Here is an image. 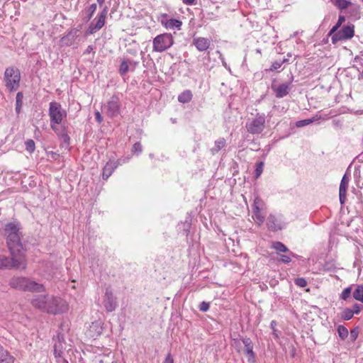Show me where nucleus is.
I'll return each mask as SVG.
<instances>
[{
  "mask_svg": "<svg viewBox=\"0 0 363 363\" xmlns=\"http://www.w3.org/2000/svg\"><path fill=\"white\" fill-rule=\"evenodd\" d=\"M30 303L35 308L54 315L68 310V304L65 300L51 294L35 295L31 298Z\"/></svg>",
  "mask_w": 363,
  "mask_h": 363,
  "instance_id": "f257e3e1",
  "label": "nucleus"
},
{
  "mask_svg": "<svg viewBox=\"0 0 363 363\" xmlns=\"http://www.w3.org/2000/svg\"><path fill=\"white\" fill-rule=\"evenodd\" d=\"M4 230L7 236V245L11 255H23L21 252L23 249V245L21 242L19 223L16 221L9 223L5 225Z\"/></svg>",
  "mask_w": 363,
  "mask_h": 363,
  "instance_id": "f03ea898",
  "label": "nucleus"
},
{
  "mask_svg": "<svg viewBox=\"0 0 363 363\" xmlns=\"http://www.w3.org/2000/svg\"><path fill=\"white\" fill-rule=\"evenodd\" d=\"M9 286L24 292L40 293L45 291L43 284L26 277H12L9 281Z\"/></svg>",
  "mask_w": 363,
  "mask_h": 363,
  "instance_id": "7ed1b4c3",
  "label": "nucleus"
},
{
  "mask_svg": "<svg viewBox=\"0 0 363 363\" xmlns=\"http://www.w3.org/2000/svg\"><path fill=\"white\" fill-rule=\"evenodd\" d=\"M48 115L50 121V128L55 132L58 128L57 125H60L67 118V111L62 108L61 104L57 102L52 101L49 104Z\"/></svg>",
  "mask_w": 363,
  "mask_h": 363,
  "instance_id": "20e7f679",
  "label": "nucleus"
},
{
  "mask_svg": "<svg viewBox=\"0 0 363 363\" xmlns=\"http://www.w3.org/2000/svg\"><path fill=\"white\" fill-rule=\"evenodd\" d=\"M266 128V116L263 113H257L255 116L249 118L245 123L247 131L252 135L261 134Z\"/></svg>",
  "mask_w": 363,
  "mask_h": 363,
  "instance_id": "39448f33",
  "label": "nucleus"
},
{
  "mask_svg": "<svg viewBox=\"0 0 363 363\" xmlns=\"http://www.w3.org/2000/svg\"><path fill=\"white\" fill-rule=\"evenodd\" d=\"M174 44V38L171 33H164L157 35L152 40V50L156 52H162Z\"/></svg>",
  "mask_w": 363,
  "mask_h": 363,
  "instance_id": "423d86ee",
  "label": "nucleus"
},
{
  "mask_svg": "<svg viewBox=\"0 0 363 363\" xmlns=\"http://www.w3.org/2000/svg\"><path fill=\"white\" fill-rule=\"evenodd\" d=\"M252 218L255 223L260 226L263 224L266 217V205L264 202L259 198L256 197L251 206Z\"/></svg>",
  "mask_w": 363,
  "mask_h": 363,
  "instance_id": "0eeeda50",
  "label": "nucleus"
},
{
  "mask_svg": "<svg viewBox=\"0 0 363 363\" xmlns=\"http://www.w3.org/2000/svg\"><path fill=\"white\" fill-rule=\"evenodd\" d=\"M26 267L24 255L12 256L10 259L8 257L0 255V268L15 267L17 269H25Z\"/></svg>",
  "mask_w": 363,
  "mask_h": 363,
  "instance_id": "6e6552de",
  "label": "nucleus"
},
{
  "mask_svg": "<svg viewBox=\"0 0 363 363\" xmlns=\"http://www.w3.org/2000/svg\"><path fill=\"white\" fill-rule=\"evenodd\" d=\"M6 86L10 91L16 90L19 86L20 72L17 69L8 67L4 74Z\"/></svg>",
  "mask_w": 363,
  "mask_h": 363,
  "instance_id": "1a4fd4ad",
  "label": "nucleus"
},
{
  "mask_svg": "<svg viewBox=\"0 0 363 363\" xmlns=\"http://www.w3.org/2000/svg\"><path fill=\"white\" fill-rule=\"evenodd\" d=\"M121 101L118 96H112L109 100L104 104L103 108L104 113L110 118L118 116L121 113Z\"/></svg>",
  "mask_w": 363,
  "mask_h": 363,
  "instance_id": "9d476101",
  "label": "nucleus"
},
{
  "mask_svg": "<svg viewBox=\"0 0 363 363\" xmlns=\"http://www.w3.org/2000/svg\"><path fill=\"white\" fill-rule=\"evenodd\" d=\"M354 34V26L353 25L345 26L342 28L335 32L332 35L331 40L333 44L338 41L351 39Z\"/></svg>",
  "mask_w": 363,
  "mask_h": 363,
  "instance_id": "9b49d317",
  "label": "nucleus"
},
{
  "mask_svg": "<svg viewBox=\"0 0 363 363\" xmlns=\"http://www.w3.org/2000/svg\"><path fill=\"white\" fill-rule=\"evenodd\" d=\"M107 15V9L104 10L91 22L86 31V35H91L99 30L105 24V19Z\"/></svg>",
  "mask_w": 363,
  "mask_h": 363,
  "instance_id": "f8f14e48",
  "label": "nucleus"
},
{
  "mask_svg": "<svg viewBox=\"0 0 363 363\" xmlns=\"http://www.w3.org/2000/svg\"><path fill=\"white\" fill-rule=\"evenodd\" d=\"M268 229L272 232L282 230L286 226L281 215L269 214L267 218Z\"/></svg>",
  "mask_w": 363,
  "mask_h": 363,
  "instance_id": "ddd939ff",
  "label": "nucleus"
},
{
  "mask_svg": "<svg viewBox=\"0 0 363 363\" xmlns=\"http://www.w3.org/2000/svg\"><path fill=\"white\" fill-rule=\"evenodd\" d=\"M161 24L168 30L177 29L179 30L182 26V22L180 20L175 18H168L167 13H163L160 17Z\"/></svg>",
  "mask_w": 363,
  "mask_h": 363,
  "instance_id": "4468645a",
  "label": "nucleus"
},
{
  "mask_svg": "<svg viewBox=\"0 0 363 363\" xmlns=\"http://www.w3.org/2000/svg\"><path fill=\"white\" fill-rule=\"evenodd\" d=\"M103 304L108 312L115 311L117 306L116 298L113 296V293L108 289L104 295Z\"/></svg>",
  "mask_w": 363,
  "mask_h": 363,
  "instance_id": "2eb2a0df",
  "label": "nucleus"
},
{
  "mask_svg": "<svg viewBox=\"0 0 363 363\" xmlns=\"http://www.w3.org/2000/svg\"><path fill=\"white\" fill-rule=\"evenodd\" d=\"M245 346L244 352L247 357L249 362L254 363L255 359V354L253 352V343L250 338L245 337L242 339Z\"/></svg>",
  "mask_w": 363,
  "mask_h": 363,
  "instance_id": "dca6fc26",
  "label": "nucleus"
},
{
  "mask_svg": "<svg viewBox=\"0 0 363 363\" xmlns=\"http://www.w3.org/2000/svg\"><path fill=\"white\" fill-rule=\"evenodd\" d=\"M211 43V40L207 38L196 37L193 39V44L196 46V49L200 52L207 50Z\"/></svg>",
  "mask_w": 363,
  "mask_h": 363,
  "instance_id": "f3484780",
  "label": "nucleus"
},
{
  "mask_svg": "<svg viewBox=\"0 0 363 363\" xmlns=\"http://www.w3.org/2000/svg\"><path fill=\"white\" fill-rule=\"evenodd\" d=\"M117 168V164L113 160L108 161L103 169L102 177L106 180Z\"/></svg>",
  "mask_w": 363,
  "mask_h": 363,
  "instance_id": "a211bd4d",
  "label": "nucleus"
},
{
  "mask_svg": "<svg viewBox=\"0 0 363 363\" xmlns=\"http://www.w3.org/2000/svg\"><path fill=\"white\" fill-rule=\"evenodd\" d=\"M290 84H281L277 87L272 86V89L275 92L277 98H282L289 94Z\"/></svg>",
  "mask_w": 363,
  "mask_h": 363,
  "instance_id": "6ab92c4d",
  "label": "nucleus"
},
{
  "mask_svg": "<svg viewBox=\"0 0 363 363\" xmlns=\"http://www.w3.org/2000/svg\"><path fill=\"white\" fill-rule=\"evenodd\" d=\"M272 247L277 252H287V253H289V255H292V257H296V255L294 253H293L292 252H291L289 250V248L281 242H279V241L274 242L272 243Z\"/></svg>",
  "mask_w": 363,
  "mask_h": 363,
  "instance_id": "aec40b11",
  "label": "nucleus"
},
{
  "mask_svg": "<svg viewBox=\"0 0 363 363\" xmlns=\"http://www.w3.org/2000/svg\"><path fill=\"white\" fill-rule=\"evenodd\" d=\"M0 362L1 363H13L14 359L12 356L9 355L8 352L0 345Z\"/></svg>",
  "mask_w": 363,
  "mask_h": 363,
  "instance_id": "412c9836",
  "label": "nucleus"
},
{
  "mask_svg": "<svg viewBox=\"0 0 363 363\" xmlns=\"http://www.w3.org/2000/svg\"><path fill=\"white\" fill-rule=\"evenodd\" d=\"M192 92L190 90L187 89L182 92L178 96V101L182 104H186L191 101V100L192 99Z\"/></svg>",
  "mask_w": 363,
  "mask_h": 363,
  "instance_id": "4be33fe9",
  "label": "nucleus"
},
{
  "mask_svg": "<svg viewBox=\"0 0 363 363\" xmlns=\"http://www.w3.org/2000/svg\"><path fill=\"white\" fill-rule=\"evenodd\" d=\"M226 145L225 140L220 138L215 141L214 146L211 149L212 155H215L223 147Z\"/></svg>",
  "mask_w": 363,
  "mask_h": 363,
  "instance_id": "5701e85b",
  "label": "nucleus"
},
{
  "mask_svg": "<svg viewBox=\"0 0 363 363\" xmlns=\"http://www.w3.org/2000/svg\"><path fill=\"white\" fill-rule=\"evenodd\" d=\"M353 298L363 303V285H357L352 293Z\"/></svg>",
  "mask_w": 363,
  "mask_h": 363,
  "instance_id": "b1692460",
  "label": "nucleus"
},
{
  "mask_svg": "<svg viewBox=\"0 0 363 363\" xmlns=\"http://www.w3.org/2000/svg\"><path fill=\"white\" fill-rule=\"evenodd\" d=\"M23 98V94L21 92H18L16 97V111L18 114L20 113L21 111Z\"/></svg>",
  "mask_w": 363,
  "mask_h": 363,
  "instance_id": "393cba45",
  "label": "nucleus"
},
{
  "mask_svg": "<svg viewBox=\"0 0 363 363\" xmlns=\"http://www.w3.org/2000/svg\"><path fill=\"white\" fill-rule=\"evenodd\" d=\"M345 18L344 16H339L337 22L336 24L330 29L328 35H332L335 32H336L338 28L341 26V25L345 22Z\"/></svg>",
  "mask_w": 363,
  "mask_h": 363,
  "instance_id": "a878e982",
  "label": "nucleus"
},
{
  "mask_svg": "<svg viewBox=\"0 0 363 363\" xmlns=\"http://www.w3.org/2000/svg\"><path fill=\"white\" fill-rule=\"evenodd\" d=\"M354 312L350 308H345L341 313V318L345 320H349L352 318Z\"/></svg>",
  "mask_w": 363,
  "mask_h": 363,
  "instance_id": "bb28decb",
  "label": "nucleus"
},
{
  "mask_svg": "<svg viewBox=\"0 0 363 363\" xmlns=\"http://www.w3.org/2000/svg\"><path fill=\"white\" fill-rule=\"evenodd\" d=\"M337 333L342 340H345L348 336V330L344 325L337 327Z\"/></svg>",
  "mask_w": 363,
  "mask_h": 363,
  "instance_id": "cd10ccee",
  "label": "nucleus"
},
{
  "mask_svg": "<svg viewBox=\"0 0 363 363\" xmlns=\"http://www.w3.org/2000/svg\"><path fill=\"white\" fill-rule=\"evenodd\" d=\"M96 8H97L96 4H92L86 9V13L87 21H89L92 18L94 13H95L96 10Z\"/></svg>",
  "mask_w": 363,
  "mask_h": 363,
  "instance_id": "c85d7f7f",
  "label": "nucleus"
},
{
  "mask_svg": "<svg viewBox=\"0 0 363 363\" xmlns=\"http://www.w3.org/2000/svg\"><path fill=\"white\" fill-rule=\"evenodd\" d=\"M129 70V64L127 61L123 60L119 67V73L121 75H125Z\"/></svg>",
  "mask_w": 363,
  "mask_h": 363,
  "instance_id": "c756f323",
  "label": "nucleus"
},
{
  "mask_svg": "<svg viewBox=\"0 0 363 363\" xmlns=\"http://www.w3.org/2000/svg\"><path fill=\"white\" fill-rule=\"evenodd\" d=\"M25 145H26V150L28 152L32 153L35 151V142L33 140H31V139L27 140L25 142Z\"/></svg>",
  "mask_w": 363,
  "mask_h": 363,
  "instance_id": "7c9ffc66",
  "label": "nucleus"
},
{
  "mask_svg": "<svg viewBox=\"0 0 363 363\" xmlns=\"http://www.w3.org/2000/svg\"><path fill=\"white\" fill-rule=\"evenodd\" d=\"M352 294V286H348L343 289L340 294V298L342 300H347L348 298L350 297Z\"/></svg>",
  "mask_w": 363,
  "mask_h": 363,
  "instance_id": "2f4dec72",
  "label": "nucleus"
},
{
  "mask_svg": "<svg viewBox=\"0 0 363 363\" xmlns=\"http://www.w3.org/2000/svg\"><path fill=\"white\" fill-rule=\"evenodd\" d=\"M348 182L349 179L347 177L346 175H344L340 184L339 191H347Z\"/></svg>",
  "mask_w": 363,
  "mask_h": 363,
  "instance_id": "473e14b6",
  "label": "nucleus"
},
{
  "mask_svg": "<svg viewBox=\"0 0 363 363\" xmlns=\"http://www.w3.org/2000/svg\"><path fill=\"white\" fill-rule=\"evenodd\" d=\"M351 3L347 0H336L335 6L341 9H345Z\"/></svg>",
  "mask_w": 363,
  "mask_h": 363,
  "instance_id": "72a5a7b5",
  "label": "nucleus"
},
{
  "mask_svg": "<svg viewBox=\"0 0 363 363\" xmlns=\"http://www.w3.org/2000/svg\"><path fill=\"white\" fill-rule=\"evenodd\" d=\"M264 169V162H259L256 164V169H255V177L258 178L262 173Z\"/></svg>",
  "mask_w": 363,
  "mask_h": 363,
  "instance_id": "f704fd0d",
  "label": "nucleus"
},
{
  "mask_svg": "<svg viewBox=\"0 0 363 363\" xmlns=\"http://www.w3.org/2000/svg\"><path fill=\"white\" fill-rule=\"evenodd\" d=\"M313 121H314L313 118L298 121L296 122V126L298 128L303 127V126H306V125H308L312 123Z\"/></svg>",
  "mask_w": 363,
  "mask_h": 363,
  "instance_id": "c9c22d12",
  "label": "nucleus"
},
{
  "mask_svg": "<svg viewBox=\"0 0 363 363\" xmlns=\"http://www.w3.org/2000/svg\"><path fill=\"white\" fill-rule=\"evenodd\" d=\"M143 151V147L140 143H135L132 147V152L135 154L140 155Z\"/></svg>",
  "mask_w": 363,
  "mask_h": 363,
  "instance_id": "e433bc0d",
  "label": "nucleus"
},
{
  "mask_svg": "<svg viewBox=\"0 0 363 363\" xmlns=\"http://www.w3.org/2000/svg\"><path fill=\"white\" fill-rule=\"evenodd\" d=\"M285 61H286V60H284L283 61L274 62L271 66L270 70L274 71L279 69Z\"/></svg>",
  "mask_w": 363,
  "mask_h": 363,
  "instance_id": "4c0bfd02",
  "label": "nucleus"
},
{
  "mask_svg": "<svg viewBox=\"0 0 363 363\" xmlns=\"http://www.w3.org/2000/svg\"><path fill=\"white\" fill-rule=\"evenodd\" d=\"M294 283L296 285L300 286V287H305L307 285V281L304 278H297L295 279Z\"/></svg>",
  "mask_w": 363,
  "mask_h": 363,
  "instance_id": "58836bf2",
  "label": "nucleus"
},
{
  "mask_svg": "<svg viewBox=\"0 0 363 363\" xmlns=\"http://www.w3.org/2000/svg\"><path fill=\"white\" fill-rule=\"evenodd\" d=\"M130 159V157H121V158H119L118 160L114 161V162H115V163L117 164V167H118L119 165H122L123 164H125V163L128 162Z\"/></svg>",
  "mask_w": 363,
  "mask_h": 363,
  "instance_id": "ea45409f",
  "label": "nucleus"
},
{
  "mask_svg": "<svg viewBox=\"0 0 363 363\" xmlns=\"http://www.w3.org/2000/svg\"><path fill=\"white\" fill-rule=\"evenodd\" d=\"M209 303L206 301H202L199 305V310L206 312L209 309Z\"/></svg>",
  "mask_w": 363,
  "mask_h": 363,
  "instance_id": "a19ab883",
  "label": "nucleus"
},
{
  "mask_svg": "<svg viewBox=\"0 0 363 363\" xmlns=\"http://www.w3.org/2000/svg\"><path fill=\"white\" fill-rule=\"evenodd\" d=\"M291 256L289 253H288V255H281L280 261L286 264L289 263L291 261Z\"/></svg>",
  "mask_w": 363,
  "mask_h": 363,
  "instance_id": "79ce46f5",
  "label": "nucleus"
},
{
  "mask_svg": "<svg viewBox=\"0 0 363 363\" xmlns=\"http://www.w3.org/2000/svg\"><path fill=\"white\" fill-rule=\"evenodd\" d=\"M347 191H339V198L341 204H343L346 199Z\"/></svg>",
  "mask_w": 363,
  "mask_h": 363,
  "instance_id": "37998d69",
  "label": "nucleus"
},
{
  "mask_svg": "<svg viewBox=\"0 0 363 363\" xmlns=\"http://www.w3.org/2000/svg\"><path fill=\"white\" fill-rule=\"evenodd\" d=\"M352 312H354V314H359L362 310V306L358 304V303H355L352 306Z\"/></svg>",
  "mask_w": 363,
  "mask_h": 363,
  "instance_id": "c03bdc74",
  "label": "nucleus"
},
{
  "mask_svg": "<svg viewBox=\"0 0 363 363\" xmlns=\"http://www.w3.org/2000/svg\"><path fill=\"white\" fill-rule=\"evenodd\" d=\"M163 363H174L173 357H172V355L170 354H168L166 356L165 359Z\"/></svg>",
  "mask_w": 363,
  "mask_h": 363,
  "instance_id": "a18cd8bd",
  "label": "nucleus"
},
{
  "mask_svg": "<svg viewBox=\"0 0 363 363\" xmlns=\"http://www.w3.org/2000/svg\"><path fill=\"white\" fill-rule=\"evenodd\" d=\"M95 118L98 123H100L102 122V116H101V113L99 111L95 112Z\"/></svg>",
  "mask_w": 363,
  "mask_h": 363,
  "instance_id": "49530a36",
  "label": "nucleus"
},
{
  "mask_svg": "<svg viewBox=\"0 0 363 363\" xmlns=\"http://www.w3.org/2000/svg\"><path fill=\"white\" fill-rule=\"evenodd\" d=\"M182 1L186 5H193L195 3V0H182Z\"/></svg>",
  "mask_w": 363,
  "mask_h": 363,
  "instance_id": "de8ad7c7",
  "label": "nucleus"
},
{
  "mask_svg": "<svg viewBox=\"0 0 363 363\" xmlns=\"http://www.w3.org/2000/svg\"><path fill=\"white\" fill-rule=\"evenodd\" d=\"M54 354H55V357H61L60 352H58V351L57 350V346H55Z\"/></svg>",
  "mask_w": 363,
  "mask_h": 363,
  "instance_id": "09e8293b",
  "label": "nucleus"
},
{
  "mask_svg": "<svg viewBox=\"0 0 363 363\" xmlns=\"http://www.w3.org/2000/svg\"><path fill=\"white\" fill-rule=\"evenodd\" d=\"M105 0H97V2L100 6H101L104 3Z\"/></svg>",
  "mask_w": 363,
  "mask_h": 363,
  "instance_id": "8fccbe9b",
  "label": "nucleus"
},
{
  "mask_svg": "<svg viewBox=\"0 0 363 363\" xmlns=\"http://www.w3.org/2000/svg\"><path fill=\"white\" fill-rule=\"evenodd\" d=\"M274 325H276V322H275V321H274V320H273V321H272V323H271V325H272V328L274 326Z\"/></svg>",
  "mask_w": 363,
  "mask_h": 363,
  "instance_id": "3c124183",
  "label": "nucleus"
},
{
  "mask_svg": "<svg viewBox=\"0 0 363 363\" xmlns=\"http://www.w3.org/2000/svg\"><path fill=\"white\" fill-rule=\"evenodd\" d=\"M223 65L226 67V63L223 62Z\"/></svg>",
  "mask_w": 363,
  "mask_h": 363,
  "instance_id": "603ef678",
  "label": "nucleus"
},
{
  "mask_svg": "<svg viewBox=\"0 0 363 363\" xmlns=\"http://www.w3.org/2000/svg\"><path fill=\"white\" fill-rule=\"evenodd\" d=\"M223 65L226 67V63L223 62Z\"/></svg>",
  "mask_w": 363,
  "mask_h": 363,
  "instance_id": "864d4df0",
  "label": "nucleus"
},
{
  "mask_svg": "<svg viewBox=\"0 0 363 363\" xmlns=\"http://www.w3.org/2000/svg\"><path fill=\"white\" fill-rule=\"evenodd\" d=\"M150 157H153V155H152V154H150Z\"/></svg>",
  "mask_w": 363,
  "mask_h": 363,
  "instance_id": "5fc2aeb1",
  "label": "nucleus"
},
{
  "mask_svg": "<svg viewBox=\"0 0 363 363\" xmlns=\"http://www.w3.org/2000/svg\"><path fill=\"white\" fill-rule=\"evenodd\" d=\"M362 77H363V69H362Z\"/></svg>",
  "mask_w": 363,
  "mask_h": 363,
  "instance_id": "6e6d98bb",
  "label": "nucleus"
},
{
  "mask_svg": "<svg viewBox=\"0 0 363 363\" xmlns=\"http://www.w3.org/2000/svg\"><path fill=\"white\" fill-rule=\"evenodd\" d=\"M362 2H363V0H362Z\"/></svg>",
  "mask_w": 363,
  "mask_h": 363,
  "instance_id": "4d7b16f0",
  "label": "nucleus"
}]
</instances>
